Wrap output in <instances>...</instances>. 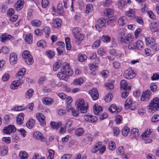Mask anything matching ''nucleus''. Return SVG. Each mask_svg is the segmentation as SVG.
Masks as SVG:
<instances>
[{
  "label": "nucleus",
  "mask_w": 159,
  "mask_h": 159,
  "mask_svg": "<svg viewBox=\"0 0 159 159\" xmlns=\"http://www.w3.org/2000/svg\"><path fill=\"white\" fill-rule=\"evenodd\" d=\"M26 70L24 68L21 69L16 74V78L17 79L16 80L13 81L10 85V88L12 89H17V87L23 82V80L22 79L25 72Z\"/></svg>",
  "instance_id": "obj_1"
},
{
  "label": "nucleus",
  "mask_w": 159,
  "mask_h": 159,
  "mask_svg": "<svg viewBox=\"0 0 159 159\" xmlns=\"http://www.w3.org/2000/svg\"><path fill=\"white\" fill-rule=\"evenodd\" d=\"M148 107L150 112L154 113L159 110V98L155 97L152 100Z\"/></svg>",
  "instance_id": "obj_2"
},
{
  "label": "nucleus",
  "mask_w": 159,
  "mask_h": 159,
  "mask_svg": "<svg viewBox=\"0 0 159 159\" xmlns=\"http://www.w3.org/2000/svg\"><path fill=\"white\" fill-rule=\"evenodd\" d=\"M76 104L77 105V108L80 110L81 113H85L87 112V110L88 109V105H86L84 103L83 99H78L76 101Z\"/></svg>",
  "instance_id": "obj_3"
},
{
  "label": "nucleus",
  "mask_w": 159,
  "mask_h": 159,
  "mask_svg": "<svg viewBox=\"0 0 159 159\" xmlns=\"http://www.w3.org/2000/svg\"><path fill=\"white\" fill-rule=\"evenodd\" d=\"M22 56L27 64L30 65L33 63V57L28 50L24 51L22 53Z\"/></svg>",
  "instance_id": "obj_4"
},
{
  "label": "nucleus",
  "mask_w": 159,
  "mask_h": 159,
  "mask_svg": "<svg viewBox=\"0 0 159 159\" xmlns=\"http://www.w3.org/2000/svg\"><path fill=\"white\" fill-rule=\"evenodd\" d=\"M136 107V104L134 102L131 98H128L125 102V107L126 109L130 108L132 110H134Z\"/></svg>",
  "instance_id": "obj_5"
},
{
  "label": "nucleus",
  "mask_w": 159,
  "mask_h": 159,
  "mask_svg": "<svg viewBox=\"0 0 159 159\" xmlns=\"http://www.w3.org/2000/svg\"><path fill=\"white\" fill-rule=\"evenodd\" d=\"M123 75L125 78L130 79L135 76V74L131 68H129L128 70L125 71Z\"/></svg>",
  "instance_id": "obj_6"
},
{
  "label": "nucleus",
  "mask_w": 159,
  "mask_h": 159,
  "mask_svg": "<svg viewBox=\"0 0 159 159\" xmlns=\"http://www.w3.org/2000/svg\"><path fill=\"white\" fill-rule=\"evenodd\" d=\"M151 92L149 90L144 91L141 96V100L142 101H148L150 98L151 95Z\"/></svg>",
  "instance_id": "obj_7"
},
{
  "label": "nucleus",
  "mask_w": 159,
  "mask_h": 159,
  "mask_svg": "<svg viewBox=\"0 0 159 159\" xmlns=\"http://www.w3.org/2000/svg\"><path fill=\"white\" fill-rule=\"evenodd\" d=\"M61 71L63 72L68 76H71L73 75V71L72 69L70 68L68 64L64 65L63 68L61 69Z\"/></svg>",
  "instance_id": "obj_8"
},
{
  "label": "nucleus",
  "mask_w": 159,
  "mask_h": 159,
  "mask_svg": "<svg viewBox=\"0 0 159 159\" xmlns=\"http://www.w3.org/2000/svg\"><path fill=\"white\" fill-rule=\"evenodd\" d=\"M16 130V128L14 125H9L7 126L4 127L3 131L5 133L9 134L11 133L15 132Z\"/></svg>",
  "instance_id": "obj_9"
},
{
  "label": "nucleus",
  "mask_w": 159,
  "mask_h": 159,
  "mask_svg": "<svg viewBox=\"0 0 159 159\" xmlns=\"http://www.w3.org/2000/svg\"><path fill=\"white\" fill-rule=\"evenodd\" d=\"M89 93L90 94L93 100H96L98 98L99 94L96 88H93L92 90H90Z\"/></svg>",
  "instance_id": "obj_10"
},
{
  "label": "nucleus",
  "mask_w": 159,
  "mask_h": 159,
  "mask_svg": "<svg viewBox=\"0 0 159 159\" xmlns=\"http://www.w3.org/2000/svg\"><path fill=\"white\" fill-rule=\"evenodd\" d=\"M36 117L41 125L44 126L46 125L45 117L43 114L41 113H38L36 115Z\"/></svg>",
  "instance_id": "obj_11"
},
{
  "label": "nucleus",
  "mask_w": 159,
  "mask_h": 159,
  "mask_svg": "<svg viewBox=\"0 0 159 159\" xmlns=\"http://www.w3.org/2000/svg\"><path fill=\"white\" fill-rule=\"evenodd\" d=\"M34 137L36 139L40 140L42 142H44L46 139L42 136V134L39 131L34 132L33 134Z\"/></svg>",
  "instance_id": "obj_12"
},
{
  "label": "nucleus",
  "mask_w": 159,
  "mask_h": 159,
  "mask_svg": "<svg viewBox=\"0 0 159 159\" xmlns=\"http://www.w3.org/2000/svg\"><path fill=\"white\" fill-rule=\"evenodd\" d=\"M18 59L17 54L14 52L11 53L10 55L9 61L11 64H16L17 61Z\"/></svg>",
  "instance_id": "obj_13"
},
{
  "label": "nucleus",
  "mask_w": 159,
  "mask_h": 159,
  "mask_svg": "<svg viewBox=\"0 0 159 159\" xmlns=\"http://www.w3.org/2000/svg\"><path fill=\"white\" fill-rule=\"evenodd\" d=\"M106 20L103 18H101L98 19L97 21V24L95 27L97 30L98 28H101L103 27L106 23Z\"/></svg>",
  "instance_id": "obj_14"
},
{
  "label": "nucleus",
  "mask_w": 159,
  "mask_h": 159,
  "mask_svg": "<svg viewBox=\"0 0 159 159\" xmlns=\"http://www.w3.org/2000/svg\"><path fill=\"white\" fill-rule=\"evenodd\" d=\"M131 137L132 138L136 139L138 138L139 135V130L136 128L133 129L131 131Z\"/></svg>",
  "instance_id": "obj_15"
},
{
  "label": "nucleus",
  "mask_w": 159,
  "mask_h": 159,
  "mask_svg": "<svg viewBox=\"0 0 159 159\" xmlns=\"http://www.w3.org/2000/svg\"><path fill=\"white\" fill-rule=\"evenodd\" d=\"M84 119L92 123L95 122L98 120L97 117L92 115H85Z\"/></svg>",
  "instance_id": "obj_16"
},
{
  "label": "nucleus",
  "mask_w": 159,
  "mask_h": 159,
  "mask_svg": "<svg viewBox=\"0 0 159 159\" xmlns=\"http://www.w3.org/2000/svg\"><path fill=\"white\" fill-rule=\"evenodd\" d=\"M128 22V20L127 17L124 16H121L118 19V23L121 26H123L127 24Z\"/></svg>",
  "instance_id": "obj_17"
},
{
  "label": "nucleus",
  "mask_w": 159,
  "mask_h": 159,
  "mask_svg": "<svg viewBox=\"0 0 159 159\" xmlns=\"http://www.w3.org/2000/svg\"><path fill=\"white\" fill-rule=\"evenodd\" d=\"M42 102L44 104L49 105L52 104L54 101L50 98L44 97L42 99Z\"/></svg>",
  "instance_id": "obj_18"
},
{
  "label": "nucleus",
  "mask_w": 159,
  "mask_h": 159,
  "mask_svg": "<svg viewBox=\"0 0 159 159\" xmlns=\"http://www.w3.org/2000/svg\"><path fill=\"white\" fill-rule=\"evenodd\" d=\"M61 125V121H58L57 122L54 121H51L50 123V126L51 128L57 130Z\"/></svg>",
  "instance_id": "obj_19"
},
{
  "label": "nucleus",
  "mask_w": 159,
  "mask_h": 159,
  "mask_svg": "<svg viewBox=\"0 0 159 159\" xmlns=\"http://www.w3.org/2000/svg\"><path fill=\"white\" fill-rule=\"evenodd\" d=\"M11 35L6 33L2 34L0 36L1 41L3 42L7 40H9L11 38Z\"/></svg>",
  "instance_id": "obj_20"
},
{
  "label": "nucleus",
  "mask_w": 159,
  "mask_h": 159,
  "mask_svg": "<svg viewBox=\"0 0 159 159\" xmlns=\"http://www.w3.org/2000/svg\"><path fill=\"white\" fill-rule=\"evenodd\" d=\"M146 43L147 45H150L154 47H155L154 39L152 37H148L145 38Z\"/></svg>",
  "instance_id": "obj_21"
},
{
  "label": "nucleus",
  "mask_w": 159,
  "mask_h": 159,
  "mask_svg": "<svg viewBox=\"0 0 159 159\" xmlns=\"http://www.w3.org/2000/svg\"><path fill=\"white\" fill-rule=\"evenodd\" d=\"M120 88L121 89H123L124 90H129L131 89V87H128V84L126 81L125 80H122L120 82Z\"/></svg>",
  "instance_id": "obj_22"
},
{
  "label": "nucleus",
  "mask_w": 159,
  "mask_h": 159,
  "mask_svg": "<svg viewBox=\"0 0 159 159\" xmlns=\"http://www.w3.org/2000/svg\"><path fill=\"white\" fill-rule=\"evenodd\" d=\"M24 2L23 0H18L17 3L15 5V7L16 10L19 11L23 8Z\"/></svg>",
  "instance_id": "obj_23"
},
{
  "label": "nucleus",
  "mask_w": 159,
  "mask_h": 159,
  "mask_svg": "<svg viewBox=\"0 0 159 159\" xmlns=\"http://www.w3.org/2000/svg\"><path fill=\"white\" fill-rule=\"evenodd\" d=\"M24 114L23 113H20L16 117V122L18 124H21L23 123Z\"/></svg>",
  "instance_id": "obj_24"
},
{
  "label": "nucleus",
  "mask_w": 159,
  "mask_h": 159,
  "mask_svg": "<svg viewBox=\"0 0 159 159\" xmlns=\"http://www.w3.org/2000/svg\"><path fill=\"white\" fill-rule=\"evenodd\" d=\"M102 111V108L100 106H97V104H95L93 106V112L96 115H99V113Z\"/></svg>",
  "instance_id": "obj_25"
},
{
  "label": "nucleus",
  "mask_w": 159,
  "mask_h": 159,
  "mask_svg": "<svg viewBox=\"0 0 159 159\" xmlns=\"http://www.w3.org/2000/svg\"><path fill=\"white\" fill-rule=\"evenodd\" d=\"M57 76L60 79L66 80L68 78L66 74L62 71L59 72L57 75Z\"/></svg>",
  "instance_id": "obj_26"
},
{
  "label": "nucleus",
  "mask_w": 159,
  "mask_h": 159,
  "mask_svg": "<svg viewBox=\"0 0 159 159\" xmlns=\"http://www.w3.org/2000/svg\"><path fill=\"white\" fill-rule=\"evenodd\" d=\"M109 111L111 113L116 112V114L118 113L120 111V109H117L116 106L114 104L111 105L109 108Z\"/></svg>",
  "instance_id": "obj_27"
},
{
  "label": "nucleus",
  "mask_w": 159,
  "mask_h": 159,
  "mask_svg": "<svg viewBox=\"0 0 159 159\" xmlns=\"http://www.w3.org/2000/svg\"><path fill=\"white\" fill-rule=\"evenodd\" d=\"M134 39L133 36L131 34H128L125 38L124 42L125 43L128 44L131 42Z\"/></svg>",
  "instance_id": "obj_28"
},
{
  "label": "nucleus",
  "mask_w": 159,
  "mask_h": 159,
  "mask_svg": "<svg viewBox=\"0 0 159 159\" xmlns=\"http://www.w3.org/2000/svg\"><path fill=\"white\" fill-rule=\"evenodd\" d=\"M35 120L30 119L27 121L26 124V126L29 129L32 128L34 125Z\"/></svg>",
  "instance_id": "obj_29"
},
{
  "label": "nucleus",
  "mask_w": 159,
  "mask_h": 159,
  "mask_svg": "<svg viewBox=\"0 0 159 159\" xmlns=\"http://www.w3.org/2000/svg\"><path fill=\"white\" fill-rule=\"evenodd\" d=\"M125 15L128 17H135V11L132 9H130L128 11H125Z\"/></svg>",
  "instance_id": "obj_30"
},
{
  "label": "nucleus",
  "mask_w": 159,
  "mask_h": 159,
  "mask_svg": "<svg viewBox=\"0 0 159 159\" xmlns=\"http://www.w3.org/2000/svg\"><path fill=\"white\" fill-rule=\"evenodd\" d=\"M76 41L80 44L84 39V36L82 34H79L74 37Z\"/></svg>",
  "instance_id": "obj_31"
},
{
  "label": "nucleus",
  "mask_w": 159,
  "mask_h": 159,
  "mask_svg": "<svg viewBox=\"0 0 159 159\" xmlns=\"http://www.w3.org/2000/svg\"><path fill=\"white\" fill-rule=\"evenodd\" d=\"M25 42L28 44H31L33 41V38L30 33L27 34L25 37Z\"/></svg>",
  "instance_id": "obj_32"
},
{
  "label": "nucleus",
  "mask_w": 159,
  "mask_h": 159,
  "mask_svg": "<svg viewBox=\"0 0 159 159\" xmlns=\"http://www.w3.org/2000/svg\"><path fill=\"white\" fill-rule=\"evenodd\" d=\"M30 23L33 26L38 27L41 25L42 22L38 20H34L31 21Z\"/></svg>",
  "instance_id": "obj_33"
},
{
  "label": "nucleus",
  "mask_w": 159,
  "mask_h": 159,
  "mask_svg": "<svg viewBox=\"0 0 159 159\" xmlns=\"http://www.w3.org/2000/svg\"><path fill=\"white\" fill-rule=\"evenodd\" d=\"M61 20L59 18H57L53 20V26L55 28H58L61 26Z\"/></svg>",
  "instance_id": "obj_34"
},
{
  "label": "nucleus",
  "mask_w": 159,
  "mask_h": 159,
  "mask_svg": "<svg viewBox=\"0 0 159 159\" xmlns=\"http://www.w3.org/2000/svg\"><path fill=\"white\" fill-rule=\"evenodd\" d=\"M113 11L110 8H107L105 9L104 11V15L107 16L112 15L113 14Z\"/></svg>",
  "instance_id": "obj_35"
},
{
  "label": "nucleus",
  "mask_w": 159,
  "mask_h": 159,
  "mask_svg": "<svg viewBox=\"0 0 159 159\" xmlns=\"http://www.w3.org/2000/svg\"><path fill=\"white\" fill-rule=\"evenodd\" d=\"M116 20L115 17H110L107 21V24L109 26L112 27L115 25Z\"/></svg>",
  "instance_id": "obj_36"
},
{
  "label": "nucleus",
  "mask_w": 159,
  "mask_h": 159,
  "mask_svg": "<svg viewBox=\"0 0 159 159\" xmlns=\"http://www.w3.org/2000/svg\"><path fill=\"white\" fill-rule=\"evenodd\" d=\"M34 94V90L32 89H30L25 93V97L27 99H30Z\"/></svg>",
  "instance_id": "obj_37"
},
{
  "label": "nucleus",
  "mask_w": 159,
  "mask_h": 159,
  "mask_svg": "<svg viewBox=\"0 0 159 159\" xmlns=\"http://www.w3.org/2000/svg\"><path fill=\"white\" fill-rule=\"evenodd\" d=\"M84 81L82 78H79L74 79L73 82V84L75 85H80L83 83Z\"/></svg>",
  "instance_id": "obj_38"
},
{
  "label": "nucleus",
  "mask_w": 159,
  "mask_h": 159,
  "mask_svg": "<svg viewBox=\"0 0 159 159\" xmlns=\"http://www.w3.org/2000/svg\"><path fill=\"white\" fill-rule=\"evenodd\" d=\"M8 148L6 146L2 148L0 150L1 155L5 156L7 155L8 154Z\"/></svg>",
  "instance_id": "obj_39"
},
{
  "label": "nucleus",
  "mask_w": 159,
  "mask_h": 159,
  "mask_svg": "<svg viewBox=\"0 0 159 159\" xmlns=\"http://www.w3.org/2000/svg\"><path fill=\"white\" fill-rule=\"evenodd\" d=\"M20 159H27L28 154L25 151H22L19 153Z\"/></svg>",
  "instance_id": "obj_40"
},
{
  "label": "nucleus",
  "mask_w": 159,
  "mask_h": 159,
  "mask_svg": "<svg viewBox=\"0 0 159 159\" xmlns=\"http://www.w3.org/2000/svg\"><path fill=\"white\" fill-rule=\"evenodd\" d=\"M57 12L58 13L60 14H61L63 13L64 9L62 3H59L58 4L57 7Z\"/></svg>",
  "instance_id": "obj_41"
},
{
  "label": "nucleus",
  "mask_w": 159,
  "mask_h": 159,
  "mask_svg": "<svg viewBox=\"0 0 159 159\" xmlns=\"http://www.w3.org/2000/svg\"><path fill=\"white\" fill-rule=\"evenodd\" d=\"M136 45L137 49L139 50H141L143 48V44L141 40L137 41L136 42Z\"/></svg>",
  "instance_id": "obj_42"
},
{
  "label": "nucleus",
  "mask_w": 159,
  "mask_h": 159,
  "mask_svg": "<svg viewBox=\"0 0 159 159\" xmlns=\"http://www.w3.org/2000/svg\"><path fill=\"white\" fill-rule=\"evenodd\" d=\"M129 131V128L128 127L125 126L122 129V134L123 135L125 136H126Z\"/></svg>",
  "instance_id": "obj_43"
},
{
  "label": "nucleus",
  "mask_w": 159,
  "mask_h": 159,
  "mask_svg": "<svg viewBox=\"0 0 159 159\" xmlns=\"http://www.w3.org/2000/svg\"><path fill=\"white\" fill-rule=\"evenodd\" d=\"M84 132V130L81 128H79L75 130V134L78 136L81 135Z\"/></svg>",
  "instance_id": "obj_44"
},
{
  "label": "nucleus",
  "mask_w": 159,
  "mask_h": 159,
  "mask_svg": "<svg viewBox=\"0 0 159 159\" xmlns=\"http://www.w3.org/2000/svg\"><path fill=\"white\" fill-rule=\"evenodd\" d=\"M145 135L144 134H142L141 136L142 138L145 141V143H151L152 141V140L151 139L148 138V137H145Z\"/></svg>",
  "instance_id": "obj_45"
},
{
  "label": "nucleus",
  "mask_w": 159,
  "mask_h": 159,
  "mask_svg": "<svg viewBox=\"0 0 159 159\" xmlns=\"http://www.w3.org/2000/svg\"><path fill=\"white\" fill-rule=\"evenodd\" d=\"M87 57L85 55H82L81 54H79L78 55V60L80 62H83L86 59Z\"/></svg>",
  "instance_id": "obj_46"
},
{
  "label": "nucleus",
  "mask_w": 159,
  "mask_h": 159,
  "mask_svg": "<svg viewBox=\"0 0 159 159\" xmlns=\"http://www.w3.org/2000/svg\"><path fill=\"white\" fill-rule=\"evenodd\" d=\"M93 7L92 4H88L86 6L85 13H88L92 11L93 10Z\"/></svg>",
  "instance_id": "obj_47"
},
{
  "label": "nucleus",
  "mask_w": 159,
  "mask_h": 159,
  "mask_svg": "<svg viewBox=\"0 0 159 159\" xmlns=\"http://www.w3.org/2000/svg\"><path fill=\"white\" fill-rule=\"evenodd\" d=\"M80 28L78 27H75L73 30L72 33L74 37L77 35V34H80Z\"/></svg>",
  "instance_id": "obj_48"
},
{
  "label": "nucleus",
  "mask_w": 159,
  "mask_h": 159,
  "mask_svg": "<svg viewBox=\"0 0 159 159\" xmlns=\"http://www.w3.org/2000/svg\"><path fill=\"white\" fill-rule=\"evenodd\" d=\"M37 45L38 47L44 48L46 46V43L44 40H41L37 43Z\"/></svg>",
  "instance_id": "obj_49"
},
{
  "label": "nucleus",
  "mask_w": 159,
  "mask_h": 159,
  "mask_svg": "<svg viewBox=\"0 0 159 159\" xmlns=\"http://www.w3.org/2000/svg\"><path fill=\"white\" fill-rule=\"evenodd\" d=\"M101 42L100 40H96L93 43L92 48L93 49H96L100 45Z\"/></svg>",
  "instance_id": "obj_50"
},
{
  "label": "nucleus",
  "mask_w": 159,
  "mask_h": 159,
  "mask_svg": "<svg viewBox=\"0 0 159 159\" xmlns=\"http://www.w3.org/2000/svg\"><path fill=\"white\" fill-rule=\"evenodd\" d=\"M102 40L104 42L108 43L110 42L111 38L107 35H103L101 38Z\"/></svg>",
  "instance_id": "obj_51"
},
{
  "label": "nucleus",
  "mask_w": 159,
  "mask_h": 159,
  "mask_svg": "<svg viewBox=\"0 0 159 159\" xmlns=\"http://www.w3.org/2000/svg\"><path fill=\"white\" fill-rule=\"evenodd\" d=\"M61 63L59 62H56L53 65V70L55 71L58 70L60 66Z\"/></svg>",
  "instance_id": "obj_52"
},
{
  "label": "nucleus",
  "mask_w": 159,
  "mask_h": 159,
  "mask_svg": "<svg viewBox=\"0 0 159 159\" xmlns=\"http://www.w3.org/2000/svg\"><path fill=\"white\" fill-rule=\"evenodd\" d=\"M43 30L46 34V38H48L50 33V28L46 26L44 28Z\"/></svg>",
  "instance_id": "obj_53"
},
{
  "label": "nucleus",
  "mask_w": 159,
  "mask_h": 159,
  "mask_svg": "<svg viewBox=\"0 0 159 159\" xmlns=\"http://www.w3.org/2000/svg\"><path fill=\"white\" fill-rule=\"evenodd\" d=\"M17 131L20 133L21 135L23 137H25L26 135V131L24 129H20L17 130Z\"/></svg>",
  "instance_id": "obj_54"
},
{
  "label": "nucleus",
  "mask_w": 159,
  "mask_h": 159,
  "mask_svg": "<svg viewBox=\"0 0 159 159\" xmlns=\"http://www.w3.org/2000/svg\"><path fill=\"white\" fill-rule=\"evenodd\" d=\"M49 155L48 156V159H52L54 157V151L52 149H49L48 150Z\"/></svg>",
  "instance_id": "obj_55"
},
{
  "label": "nucleus",
  "mask_w": 159,
  "mask_h": 159,
  "mask_svg": "<svg viewBox=\"0 0 159 159\" xmlns=\"http://www.w3.org/2000/svg\"><path fill=\"white\" fill-rule=\"evenodd\" d=\"M124 2V0H117V5L119 8H122L124 7L123 5Z\"/></svg>",
  "instance_id": "obj_56"
},
{
  "label": "nucleus",
  "mask_w": 159,
  "mask_h": 159,
  "mask_svg": "<svg viewBox=\"0 0 159 159\" xmlns=\"http://www.w3.org/2000/svg\"><path fill=\"white\" fill-rule=\"evenodd\" d=\"M101 148L100 145H95L94 147H93L91 150V152L92 153H95L98 151Z\"/></svg>",
  "instance_id": "obj_57"
},
{
  "label": "nucleus",
  "mask_w": 159,
  "mask_h": 159,
  "mask_svg": "<svg viewBox=\"0 0 159 159\" xmlns=\"http://www.w3.org/2000/svg\"><path fill=\"white\" fill-rule=\"evenodd\" d=\"M47 80L46 77L45 76L41 77L39 79L38 83L39 84L43 85L44 82Z\"/></svg>",
  "instance_id": "obj_58"
},
{
  "label": "nucleus",
  "mask_w": 159,
  "mask_h": 159,
  "mask_svg": "<svg viewBox=\"0 0 159 159\" xmlns=\"http://www.w3.org/2000/svg\"><path fill=\"white\" fill-rule=\"evenodd\" d=\"M46 54L50 58H52L55 55L54 52L50 50L46 52Z\"/></svg>",
  "instance_id": "obj_59"
},
{
  "label": "nucleus",
  "mask_w": 159,
  "mask_h": 159,
  "mask_svg": "<svg viewBox=\"0 0 159 159\" xmlns=\"http://www.w3.org/2000/svg\"><path fill=\"white\" fill-rule=\"evenodd\" d=\"M150 88L152 92H155L157 89V86L155 83H152L150 85Z\"/></svg>",
  "instance_id": "obj_60"
},
{
  "label": "nucleus",
  "mask_w": 159,
  "mask_h": 159,
  "mask_svg": "<svg viewBox=\"0 0 159 159\" xmlns=\"http://www.w3.org/2000/svg\"><path fill=\"white\" fill-rule=\"evenodd\" d=\"M112 97L111 94H108L106 96L104 100L106 102H108L111 101Z\"/></svg>",
  "instance_id": "obj_61"
},
{
  "label": "nucleus",
  "mask_w": 159,
  "mask_h": 159,
  "mask_svg": "<svg viewBox=\"0 0 159 159\" xmlns=\"http://www.w3.org/2000/svg\"><path fill=\"white\" fill-rule=\"evenodd\" d=\"M116 152L117 153L120 155L124 153L123 148L122 146H120L117 149Z\"/></svg>",
  "instance_id": "obj_62"
},
{
  "label": "nucleus",
  "mask_w": 159,
  "mask_h": 159,
  "mask_svg": "<svg viewBox=\"0 0 159 159\" xmlns=\"http://www.w3.org/2000/svg\"><path fill=\"white\" fill-rule=\"evenodd\" d=\"M151 120L153 122H155L159 121V115H154L152 118Z\"/></svg>",
  "instance_id": "obj_63"
},
{
  "label": "nucleus",
  "mask_w": 159,
  "mask_h": 159,
  "mask_svg": "<svg viewBox=\"0 0 159 159\" xmlns=\"http://www.w3.org/2000/svg\"><path fill=\"white\" fill-rule=\"evenodd\" d=\"M136 46V43H131L129 44L128 45V48L129 50H134L137 48V46Z\"/></svg>",
  "instance_id": "obj_64"
}]
</instances>
